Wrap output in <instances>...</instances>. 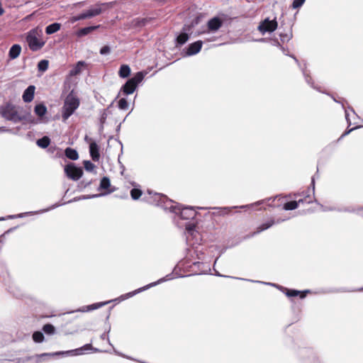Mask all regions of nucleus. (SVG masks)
<instances>
[{
	"mask_svg": "<svg viewBox=\"0 0 363 363\" xmlns=\"http://www.w3.org/2000/svg\"><path fill=\"white\" fill-rule=\"evenodd\" d=\"M42 35L43 32L38 28L32 29L28 33L26 42L32 51H38L45 45V42L43 40Z\"/></svg>",
	"mask_w": 363,
	"mask_h": 363,
	"instance_id": "1",
	"label": "nucleus"
},
{
	"mask_svg": "<svg viewBox=\"0 0 363 363\" xmlns=\"http://www.w3.org/2000/svg\"><path fill=\"white\" fill-rule=\"evenodd\" d=\"M79 106V100L77 97L69 94L65 99L62 106V118L63 121H66L75 111Z\"/></svg>",
	"mask_w": 363,
	"mask_h": 363,
	"instance_id": "2",
	"label": "nucleus"
},
{
	"mask_svg": "<svg viewBox=\"0 0 363 363\" xmlns=\"http://www.w3.org/2000/svg\"><path fill=\"white\" fill-rule=\"evenodd\" d=\"M0 113L5 119L15 123L24 119L19 113L18 108L11 104H6L1 107Z\"/></svg>",
	"mask_w": 363,
	"mask_h": 363,
	"instance_id": "3",
	"label": "nucleus"
},
{
	"mask_svg": "<svg viewBox=\"0 0 363 363\" xmlns=\"http://www.w3.org/2000/svg\"><path fill=\"white\" fill-rule=\"evenodd\" d=\"M144 77L145 74L142 72L136 73L135 75H134L125 83V84L122 86L121 90L124 94L127 95L133 94L138 84L143 81Z\"/></svg>",
	"mask_w": 363,
	"mask_h": 363,
	"instance_id": "4",
	"label": "nucleus"
},
{
	"mask_svg": "<svg viewBox=\"0 0 363 363\" xmlns=\"http://www.w3.org/2000/svg\"><path fill=\"white\" fill-rule=\"evenodd\" d=\"M155 200L157 201V205L160 206L164 210H169L170 212L177 213L179 205H175L172 200H169L164 195L155 194Z\"/></svg>",
	"mask_w": 363,
	"mask_h": 363,
	"instance_id": "5",
	"label": "nucleus"
},
{
	"mask_svg": "<svg viewBox=\"0 0 363 363\" xmlns=\"http://www.w3.org/2000/svg\"><path fill=\"white\" fill-rule=\"evenodd\" d=\"M91 348V345L89 344H86L84 345L82 347L75 349V350H71L65 352H56L53 353H43L40 354L41 357L43 356H55V355H62V354H71L74 356L80 355L85 352L89 350Z\"/></svg>",
	"mask_w": 363,
	"mask_h": 363,
	"instance_id": "6",
	"label": "nucleus"
},
{
	"mask_svg": "<svg viewBox=\"0 0 363 363\" xmlns=\"http://www.w3.org/2000/svg\"><path fill=\"white\" fill-rule=\"evenodd\" d=\"M65 172L67 177L77 181L82 176L83 170L81 167H77L73 163H70L65 166Z\"/></svg>",
	"mask_w": 363,
	"mask_h": 363,
	"instance_id": "7",
	"label": "nucleus"
},
{
	"mask_svg": "<svg viewBox=\"0 0 363 363\" xmlns=\"http://www.w3.org/2000/svg\"><path fill=\"white\" fill-rule=\"evenodd\" d=\"M278 24L276 19L270 21L268 18L261 21L257 27L258 30L264 34L267 32L272 33L277 28Z\"/></svg>",
	"mask_w": 363,
	"mask_h": 363,
	"instance_id": "8",
	"label": "nucleus"
},
{
	"mask_svg": "<svg viewBox=\"0 0 363 363\" xmlns=\"http://www.w3.org/2000/svg\"><path fill=\"white\" fill-rule=\"evenodd\" d=\"M102 4H96L89 9L82 12L79 16L74 18L75 21L84 20L86 18H90L99 15L102 12L101 9Z\"/></svg>",
	"mask_w": 363,
	"mask_h": 363,
	"instance_id": "9",
	"label": "nucleus"
},
{
	"mask_svg": "<svg viewBox=\"0 0 363 363\" xmlns=\"http://www.w3.org/2000/svg\"><path fill=\"white\" fill-rule=\"evenodd\" d=\"M177 214H179L180 218L182 219L189 220L194 218L196 212L192 207L182 208V206L179 205Z\"/></svg>",
	"mask_w": 363,
	"mask_h": 363,
	"instance_id": "10",
	"label": "nucleus"
},
{
	"mask_svg": "<svg viewBox=\"0 0 363 363\" xmlns=\"http://www.w3.org/2000/svg\"><path fill=\"white\" fill-rule=\"evenodd\" d=\"M223 25V21L218 17H213L210 19L207 23L208 31H203V33H214L219 30Z\"/></svg>",
	"mask_w": 363,
	"mask_h": 363,
	"instance_id": "11",
	"label": "nucleus"
},
{
	"mask_svg": "<svg viewBox=\"0 0 363 363\" xmlns=\"http://www.w3.org/2000/svg\"><path fill=\"white\" fill-rule=\"evenodd\" d=\"M202 45L203 42L201 40H197L191 43L186 48V55L191 56L199 53L202 48Z\"/></svg>",
	"mask_w": 363,
	"mask_h": 363,
	"instance_id": "12",
	"label": "nucleus"
},
{
	"mask_svg": "<svg viewBox=\"0 0 363 363\" xmlns=\"http://www.w3.org/2000/svg\"><path fill=\"white\" fill-rule=\"evenodd\" d=\"M35 90V86L30 85L29 86H28V88L24 91L23 94V100L26 103L32 101L34 98Z\"/></svg>",
	"mask_w": 363,
	"mask_h": 363,
	"instance_id": "13",
	"label": "nucleus"
},
{
	"mask_svg": "<svg viewBox=\"0 0 363 363\" xmlns=\"http://www.w3.org/2000/svg\"><path fill=\"white\" fill-rule=\"evenodd\" d=\"M89 152L91 159L94 161H99L100 157L99 147L95 142H92L89 145Z\"/></svg>",
	"mask_w": 363,
	"mask_h": 363,
	"instance_id": "14",
	"label": "nucleus"
},
{
	"mask_svg": "<svg viewBox=\"0 0 363 363\" xmlns=\"http://www.w3.org/2000/svg\"><path fill=\"white\" fill-rule=\"evenodd\" d=\"M21 52V47L20 45L15 44L12 45L9 52V56L10 59L14 60L17 58Z\"/></svg>",
	"mask_w": 363,
	"mask_h": 363,
	"instance_id": "15",
	"label": "nucleus"
},
{
	"mask_svg": "<svg viewBox=\"0 0 363 363\" xmlns=\"http://www.w3.org/2000/svg\"><path fill=\"white\" fill-rule=\"evenodd\" d=\"M164 280H166V279H160L157 282L151 283V284H148V285H147V286H144L143 288H140V289H137V290H135V291H134L133 292H130V293L127 294L126 295H125V297H131L133 295H135L136 294H138V293H139L140 291H144V290H145L147 289H149L150 287L155 286L158 283H161V282L164 281Z\"/></svg>",
	"mask_w": 363,
	"mask_h": 363,
	"instance_id": "16",
	"label": "nucleus"
},
{
	"mask_svg": "<svg viewBox=\"0 0 363 363\" xmlns=\"http://www.w3.org/2000/svg\"><path fill=\"white\" fill-rule=\"evenodd\" d=\"M284 220H277V222H275L274 220L271 219L269 220V221H267V223H263L261 225H259L257 229V232L255 233H259L264 230H267L269 228H270L271 226H272L275 223H279L281 221H284Z\"/></svg>",
	"mask_w": 363,
	"mask_h": 363,
	"instance_id": "17",
	"label": "nucleus"
},
{
	"mask_svg": "<svg viewBox=\"0 0 363 363\" xmlns=\"http://www.w3.org/2000/svg\"><path fill=\"white\" fill-rule=\"evenodd\" d=\"M99 26H89V27H85V28H81V29H79L77 31V35L78 37H82V36H84L86 35H88L91 31H93V30L97 29L98 28H99Z\"/></svg>",
	"mask_w": 363,
	"mask_h": 363,
	"instance_id": "18",
	"label": "nucleus"
},
{
	"mask_svg": "<svg viewBox=\"0 0 363 363\" xmlns=\"http://www.w3.org/2000/svg\"><path fill=\"white\" fill-rule=\"evenodd\" d=\"M65 154L67 158H69L72 160H77L79 158V155H78L77 151L71 147H67L65 150Z\"/></svg>",
	"mask_w": 363,
	"mask_h": 363,
	"instance_id": "19",
	"label": "nucleus"
},
{
	"mask_svg": "<svg viewBox=\"0 0 363 363\" xmlns=\"http://www.w3.org/2000/svg\"><path fill=\"white\" fill-rule=\"evenodd\" d=\"M61 28V24L59 23H54L48 26L45 28V33L48 35L53 34L57 32Z\"/></svg>",
	"mask_w": 363,
	"mask_h": 363,
	"instance_id": "20",
	"label": "nucleus"
},
{
	"mask_svg": "<svg viewBox=\"0 0 363 363\" xmlns=\"http://www.w3.org/2000/svg\"><path fill=\"white\" fill-rule=\"evenodd\" d=\"M34 112L38 117L42 118L47 113V108L44 104H40L35 106Z\"/></svg>",
	"mask_w": 363,
	"mask_h": 363,
	"instance_id": "21",
	"label": "nucleus"
},
{
	"mask_svg": "<svg viewBox=\"0 0 363 363\" xmlns=\"http://www.w3.org/2000/svg\"><path fill=\"white\" fill-rule=\"evenodd\" d=\"M110 302H111V301L94 303V304L85 306L81 311H83V312H85V311H92V310H95V309H97V308H100L101 306H104L106 305L107 303H108Z\"/></svg>",
	"mask_w": 363,
	"mask_h": 363,
	"instance_id": "22",
	"label": "nucleus"
},
{
	"mask_svg": "<svg viewBox=\"0 0 363 363\" xmlns=\"http://www.w3.org/2000/svg\"><path fill=\"white\" fill-rule=\"evenodd\" d=\"M130 74V68L127 65H123L121 66L118 75L121 78H126L128 77Z\"/></svg>",
	"mask_w": 363,
	"mask_h": 363,
	"instance_id": "23",
	"label": "nucleus"
},
{
	"mask_svg": "<svg viewBox=\"0 0 363 363\" xmlns=\"http://www.w3.org/2000/svg\"><path fill=\"white\" fill-rule=\"evenodd\" d=\"M303 202V199H299L298 201H293L287 202L284 206V209L286 211L294 210L298 207V204Z\"/></svg>",
	"mask_w": 363,
	"mask_h": 363,
	"instance_id": "24",
	"label": "nucleus"
},
{
	"mask_svg": "<svg viewBox=\"0 0 363 363\" xmlns=\"http://www.w3.org/2000/svg\"><path fill=\"white\" fill-rule=\"evenodd\" d=\"M50 143V140L48 137L44 136L40 139H38L36 142L37 145L42 147V148H46Z\"/></svg>",
	"mask_w": 363,
	"mask_h": 363,
	"instance_id": "25",
	"label": "nucleus"
},
{
	"mask_svg": "<svg viewBox=\"0 0 363 363\" xmlns=\"http://www.w3.org/2000/svg\"><path fill=\"white\" fill-rule=\"evenodd\" d=\"M189 40V35L186 33H180L177 38V44L184 45Z\"/></svg>",
	"mask_w": 363,
	"mask_h": 363,
	"instance_id": "26",
	"label": "nucleus"
},
{
	"mask_svg": "<svg viewBox=\"0 0 363 363\" xmlns=\"http://www.w3.org/2000/svg\"><path fill=\"white\" fill-rule=\"evenodd\" d=\"M49 62L47 60H42L38 64V69L40 72H45L48 69Z\"/></svg>",
	"mask_w": 363,
	"mask_h": 363,
	"instance_id": "27",
	"label": "nucleus"
},
{
	"mask_svg": "<svg viewBox=\"0 0 363 363\" xmlns=\"http://www.w3.org/2000/svg\"><path fill=\"white\" fill-rule=\"evenodd\" d=\"M111 186L110 179L104 177L101 179L99 186V189H108Z\"/></svg>",
	"mask_w": 363,
	"mask_h": 363,
	"instance_id": "28",
	"label": "nucleus"
},
{
	"mask_svg": "<svg viewBox=\"0 0 363 363\" xmlns=\"http://www.w3.org/2000/svg\"><path fill=\"white\" fill-rule=\"evenodd\" d=\"M33 339L35 342H42L44 340V335L40 331H36L33 334Z\"/></svg>",
	"mask_w": 363,
	"mask_h": 363,
	"instance_id": "29",
	"label": "nucleus"
},
{
	"mask_svg": "<svg viewBox=\"0 0 363 363\" xmlns=\"http://www.w3.org/2000/svg\"><path fill=\"white\" fill-rule=\"evenodd\" d=\"M141 195H142V191L139 189L134 188L130 191V196L133 200L138 199Z\"/></svg>",
	"mask_w": 363,
	"mask_h": 363,
	"instance_id": "30",
	"label": "nucleus"
},
{
	"mask_svg": "<svg viewBox=\"0 0 363 363\" xmlns=\"http://www.w3.org/2000/svg\"><path fill=\"white\" fill-rule=\"evenodd\" d=\"M43 330L46 333L49 335H52L55 333V327L51 324H45L43 328Z\"/></svg>",
	"mask_w": 363,
	"mask_h": 363,
	"instance_id": "31",
	"label": "nucleus"
},
{
	"mask_svg": "<svg viewBox=\"0 0 363 363\" xmlns=\"http://www.w3.org/2000/svg\"><path fill=\"white\" fill-rule=\"evenodd\" d=\"M84 65V62L82 61L78 62L77 64V66L71 70L70 74L71 75H76L79 74L81 72V68Z\"/></svg>",
	"mask_w": 363,
	"mask_h": 363,
	"instance_id": "32",
	"label": "nucleus"
},
{
	"mask_svg": "<svg viewBox=\"0 0 363 363\" xmlns=\"http://www.w3.org/2000/svg\"><path fill=\"white\" fill-rule=\"evenodd\" d=\"M118 108L121 110H126L128 108V104L125 98H122L118 101Z\"/></svg>",
	"mask_w": 363,
	"mask_h": 363,
	"instance_id": "33",
	"label": "nucleus"
},
{
	"mask_svg": "<svg viewBox=\"0 0 363 363\" xmlns=\"http://www.w3.org/2000/svg\"><path fill=\"white\" fill-rule=\"evenodd\" d=\"M84 167L88 172H92L95 168V165L89 160L84 161Z\"/></svg>",
	"mask_w": 363,
	"mask_h": 363,
	"instance_id": "34",
	"label": "nucleus"
},
{
	"mask_svg": "<svg viewBox=\"0 0 363 363\" xmlns=\"http://www.w3.org/2000/svg\"><path fill=\"white\" fill-rule=\"evenodd\" d=\"M194 228H195V226L193 225H188L186 227V240H189V237L190 235H194V233L195 232L194 230Z\"/></svg>",
	"mask_w": 363,
	"mask_h": 363,
	"instance_id": "35",
	"label": "nucleus"
},
{
	"mask_svg": "<svg viewBox=\"0 0 363 363\" xmlns=\"http://www.w3.org/2000/svg\"><path fill=\"white\" fill-rule=\"evenodd\" d=\"M306 0H294L292 3V8L296 9L300 8L305 2Z\"/></svg>",
	"mask_w": 363,
	"mask_h": 363,
	"instance_id": "36",
	"label": "nucleus"
},
{
	"mask_svg": "<svg viewBox=\"0 0 363 363\" xmlns=\"http://www.w3.org/2000/svg\"><path fill=\"white\" fill-rule=\"evenodd\" d=\"M110 52H111V48L108 45H105V46L102 47L100 50V54L103 55H108L110 53Z\"/></svg>",
	"mask_w": 363,
	"mask_h": 363,
	"instance_id": "37",
	"label": "nucleus"
},
{
	"mask_svg": "<svg viewBox=\"0 0 363 363\" xmlns=\"http://www.w3.org/2000/svg\"><path fill=\"white\" fill-rule=\"evenodd\" d=\"M301 291L297 290H288L286 292V296L289 297H294L298 296Z\"/></svg>",
	"mask_w": 363,
	"mask_h": 363,
	"instance_id": "38",
	"label": "nucleus"
},
{
	"mask_svg": "<svg viewBox=\"0 0 363 363\" xmlns=\"http://www.w3.org/2000/svg\"><path fill=\"white\" fill-rule=\"evenodd\" d=\"M360 127H361V126L357 125V126H356V127H354V128H350V129L347 130H346V131H345V133L341 135V137H340V139H341V138H344L345 135H348L349 133H351L352 131H353L354 130L357 129V128H359Z\"/></svg>",
	"mask_w": 363,
	"mask_h": 363,
	"instance_id": "39",
	"label": "nucleus"
},
{
	"mask_svg": "<svg viewBox=\"0 0 363 363\" xmlns=\"http://www.w3.org/2000/svg\"><path fill=\"white\" fill-rule=\"evenodd\" d=\"M279 35H280L281 40L282 42L288 41L291 38V36L289 35H288V34H282V33H281Z\"/></svg>",
	"mask_w": 363,
	"mask_h": 363,
	"instance_id": "40",
	"label": "nucleus"
},
{
	"mask_svg": "<svg viewBox=\"0 0 363 363\" xmlns=\"http://www.w3.org/2000/svg\"><path fill=\"white\" fill-rule=\"evenodd\" d=\"M349 116H350L349 113L347 112V110H345V118H346V120L347 121L348 125H351V121H350Z\"/></svg>",
	"mask_w": 363,
	"mask_h": 363,
	"instance_id": "41",
	"label": "nucleus"
},
{
	"mask_svg": "<svg viewBox=\"0 0 363 363\" xmlns=\"http://www.w3.org/2000/svg\"><path fill=\"white\" fill-rule=\"evenodd\" d=\"M23 213H20V214H18V215H14V216H9V218H23Z\"/></svg>",
	"mask_w": 363,
	"mask_h": 363,
	"instance_id": "42",
	"label": "nucleus"
},
{
	"mask_svg": "<svg viewBox=\"0 0 363 363\" xmlns=\"http://www.w3.org/2000/svg\"><path fill=\"white\" fill-rule=\"evenodd\" d=\"M104 195V194H94V195H91V196H86V199H89V198H95V197H99V196H103Z\"/></svg>",
	"mask_w": 363,
	"mask_h": 363,
	"instance_id": "43",
	"label": "nucleus"
},
{
	"mask_svg": "<svg viewBox=\"0 0 363 363\" xmlns=\"http://www.w3.org/2000/svg\"><path fill=\"white\" fill-rule=\"evenodd\" d=\"M210 270V267L208 264H207L205 267V269L201 270V273H206V272Z\"/></svg>",
	"mask_w": 363,
	"mask_h": 363,
	"instance_id": "44",
	"label": "nucleus"
},
{
	"mask_svg": "<svg viewBox=\"0 0 363 363\" xmlns=\"http://www.w3.org/2000/svg\"><path fill=\"white\" fill-rule=\"evenodd\" d=\"M4 12V10L2 7L1 3L0 2V16H1Z\"/></svg>",
	"mask_w": 363,
	"mask_h": 363,
	"instance_id": "45",
	"label": "nucleus"
},
{
	"mask_svg": "<svg viewBox=\"0 0 363 363\" xmlns=\"http://www.w3.org/2000/svg\"><path fill=\"white\" fill-rule=\"evenodd\" d=\"M199 23V18H196L191 23V26H194V25L196 24H198Z\"/></svg>",
	"mask_w": 363,
	"mask_h": 363,
	"instance_id": "46",
	"label": "nucleus"
},
{
	"mask_svg": "<svg viewBox=\"0 0 363 363\" xmlns=\"http://www.w3.org/2000/svg\"><path fill=\"white\" fill-rule=\"evenodd\" d=\"M194 264L195 266H198V267H199L200 265H204V264L203 262H194Z\"/></svg>",
	"mask_w": 363,
	"mask_h": 363,
	"instance_id": "47",
	"label": "nucleus"
},
{
	"mask_svg": "<svg viewBox=\"0 0 363 363\" xmlns=\"http://www.w3.org/2000/svg\"><path fill=\"white\" fill-rule=\"evenodd\" d=\"M236 208V207L235 206V207H232V208ZM230 209H231V208H224V210L225 211H228V212H230Z\"/></svg>",
	"mask_w": 363,
	"mask_h": 363,
	"instance_id": "48",
	"label": "nucleus"
},
{
	"mask_svg": "<svg viewBox=\"0 0 363 363\" xmlns=\"http://www.w3.org/2000/svg\"><path fill=\"white\" fill-rule=\"evenodd\" d=\"M312 185H313V188L314 189L315 188V180H314V177L312 178Z\"/></svg>",
	"mask_w": 363,
	"mask_h": 363,
	"instance_id": "49",
	"label": "nucleus"
},
{
	"mask_svg": "<svg viewBox=\"0 0 363 363\" xmlns=\"http://www.w3.org/2000/svg\"><path fill=\"white\" fill-rule=\"evenodd\" d=\"M308 291H304V294H301V298H304V297H305V296H306V294H306V293H308Z\"/></svg>",
	"mask_w": 363,
	"mask_h": 363,
	"instance_id": "50",
	"label": "nucleus"
},
{
	"mask_svg": "<svg viewBox=\"0 0 363 363\" xmlns=\"http://www.w3.org/2000/svg\"><path fill=\"white\" fill-rule=\"evenodd\" d=\"M216 39L214 38H208V39H206V40H208V41H214Z\"/></svg>",
	"mask_w": 363,
	"mask_h": 363,
	"instance_id": "51",
	"label": "nucleus"
},
{
	"mask_svg": "<svg viewBox=\"0 0 363 363\" xmlns=\"http://www.w3.org/2000/svg\"><path fill=\"white\" fill-rule=\"evenodd\" d=\"M216 275L218 277H224L223 275L220 274L218 272H216Z\"/></svg>",
	"mask_w": 363,
	"mask_h": 363,
	"instance_id": "52",
	"label": "nucleus"
},
{
	"mask_svg": "<svg viewBox=\"0 0 363 363\" xmlns=\"http://www.w3.org/2000/svg\"><path fill=\"white\" fill-rule=\"evenodd\" d=\"M257 41H259V42H264L265 39L264 38H260V39L257 40Z\"/></svg>",
	"mask_w": 363,
	"mask_h": 363,
	"instance_id": "53",
	"label": "nucleus"
},
{
	"mask_svg": "<svg viewBox=\"0 0 363 363\" xmlns=\"http://www.w3.org/2000/svg\"><path fill=\"white\" fill-rule=\"evenodd\" d=\"M293 58L295 60V61L298 63V60L295 57H293Z\"/></svg>",
	"mask_w": 363,
	"mask_h": 363,
	"instance_id": "54",
	"label": "nucleus"
},
{
	"mask_svg": "<svg viewBox=\"0 0 363 363\" xmlns=\"http://www.w3.org/2000/svg\"><path fill=\"white\" fill-rule=\"evenodd\" d=\"M247 206H240V208H246V207H247Z\"/></svg>",
	"mask_w": 363,
	"mask_h": 363,
	"instance_id": "55",
	"label": "nucleus"
},
{
	"mask_svg": "<svg viewBox=\"0 0 363 363\" xmlns=\"http://www.w3.org/2000/svg\"><path fill=\"white\" fill-rule=\"evenodd\" d=\"M190 29H191V26H189L188 29L184 28L185 30H190Z\"/></svg>",
	"mask_w": 363,
	"mask_h": 363,
	"instance_id": "56",
	"label": "nucleus"
},
{
	"mask_svg": "<svg viewBox=\"0 0 363 363\" xmlns=\"http://www.w3.org/2000/svg\"><path fill=\"white\" fill-rule=\"evenodd\" d=\"M351 111H352L354 115H356L355 112L354 111V110L352 108H351Z\"/></svg>",
	"mask_w": 363,
	"mask_h": 363,
	"instance_id": "57",
	"label": "nucleus"
}]
</instances>
